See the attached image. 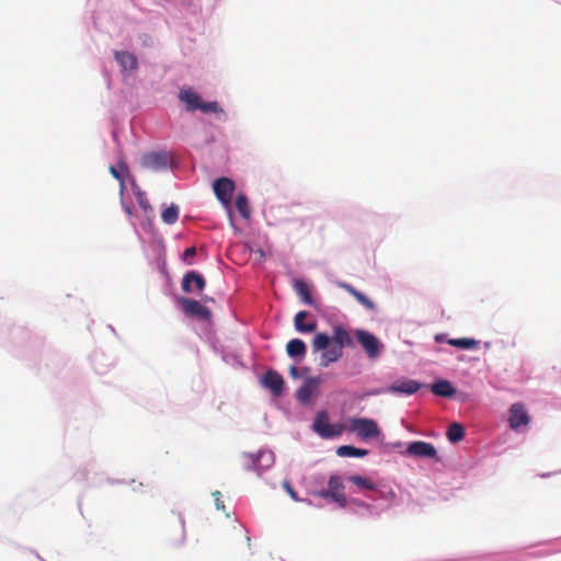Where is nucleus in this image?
I'll use <instances>...</instances> for the list:
<instances>
[{"label":"nucleus","instance_id":"obj_38","mask_svg":"<svg viewBox=\"0 0 561 561\" xmlns=\"http://www.w3.org/2000/svg\"><path fill=\"white\" fill-rule=\"evenodd\" d=\"M126 213H128L129 215L131 214L129 208H126Z\"/></svg>","mask_w":561,"mask_h":561},{"label":"nucleus","instance_id":"obj_29","mask_svg":"<svg viewBox=\"0 0 561 561\" xmlns=\"http://www.w3.org/2000/svg\"><path fill=\"white\" fill-rule=\"evenodd\" d=\"M347 480L358 488L365 489V490H375L376 485L375 483L368 479L360 476H350Z\"/></svg>","mask_w":561,"mask_h":561},{"label":"nucleus","instance_id":"obj_28","mask_svg":"<svg viewBox=\"0 0 561 561\" xmlns=\"http://www.w3.org/2000/svg\"><path fill=\"white\" fill-rule=\"evenodd\" d=\"M234 205H236V208L238 209V211L240 213V215L243 218H249V216H250V207H249L248 198H247L245 195L239 194L236 197Z\"/></svg>","mask_w":561,"mask_h":561},{"label":"nucleus","instance_id":"obj_17","mask_svg":"<svg viewBox=\"0 0 561 561\" xmlns=\"http://www.w3.org/2000/svg\"><path fill=\"white\" fill-rule=\"evenodd\" d=\"M332 341L334 342V345L340 347L342 351L344 347L354 346V342L350 332L341 324H336L333 327Z\"/></svg>","mask_w":561,"mask_h":561},{"label":"nucleus","instance_id":"obj_10","mask_svg":"<svg viewBox=\"0 0 561 561\" xmlns=\"http://www.w3.org/2000/svg\"><path fill=\"white\" fill-rule=\"evenodd\" d=\"M216 197L224 204H229L236 188L234 182L228 178H220L214 182Z\"/></svg>","mask_w":561,"mask_h":561},{"label":"nucleus","instance_id":"obj_11","mask_svg":"<svg viewBox=\"0 0 561 561\" xmlns=\"http://www.w3.org/2000/svg\"><path fill=\"white\" fill-rule=\"evenodd\" d=\"M510 426L516 431L522 426H527L530 422L529 415L523 403H514L510 408Z\"/></svg>","mask_w":561,"mask_h":561},{"label":"nucleus","instance_id":"obj_4","mask_svg":"<svg viewBox=\"0 0 561 561\" xmlns=\"http://www.w3.org/2000/svg\"><path fill=\"white\" fill-rule=\"evenodd\" d=\"M312 428L322 438H333L340 436L345 430V425L341 423L331 424L329 415L325 411L318 412L312 424Z\"/></svg>","mask_w":561,"mask_h":561},{"label":"nucleus","instance_id":"obj_37","mask_svg":"<svg viewBox=\"0 0 561 561\" xmlns=\"http://www.w3.org/2000/svg\"><path fill=\"white\" fill-rule=\"evenodd\" d=\"M180 527H181V530H182V533H183V531H184V526H183V524H181V525H180Z\"/></svg>","mask_w":561,"mask_h":561},{"label":"nucleus","instance_id":"obj_25","mask_svg":"<svg viewBox=\"0 0 561 561\" xmlns=\"http://www.w3.org/2000/svg\"><path fill=\"white\" fill-rule=\"evenodd\" d=\"M336 454L340 457H364L368 454V450L356 448L351 445H343L336 449Z\"/></svg>","mask_w":561,"mask_h":561},{"label":"nucleus","instance_id":"obj_9","mask_svg":"<svg viewBox=\"0 0 561 561\" xmlns=\"http://www.w3.org/2000/svg\"><path fill=\"white\" fill-rule=\"evenodd\" d=\"M180 304L182 306L183 311L186 314L196 317L205 321L209 320L211 317L210 310L197 300L181 298Z\"/></svg>","mask_w":561,"mask_h":561},{"label":"nucleus","instance_id":"obj_20","mask_svg":"<svg viewBox=\"0 0 561 561\" xmlns=\"http://www.w3.org/2000/svg\"><path fill=\"white\" fill-rule=\"evenodd\" d=\"M431 389L434 394L443 398H450L456 392L451 382L446 379L437 380L432 385Z\"/></svg>","mask_w":561,"mask_h":561},{"label":"nucleus","instance_id":"obj_5","mask_svg":"<svg viewBox=\"0 0 561 561\" xmlns=\"http://www.w3.org/2000/svg\"><path fill=\"white\" fill-rule=\"evenodd\" d=\"M328 484V489L318 491L316 495L322 499H330L341 507H345L346 497L344 494V484L342 479L339 476H331Z\"/></svg>","mask_w":561,"mask_h":561},{"label":"nucleus","instance_id":"obj_26","mask_svg":"<svg viewBox=\"0 0 561 561\" xmlns=\"http://www.w3.org/2000/svg\"><path fill=\"white\" fill-rule=\"evenodd\" d=\"M447 343L461 350H473L479 346V341L470 337L450 339Z\"/></svg>","mask_w":561,"mask_h":561},{"label":"nucleus","instance_id":"obj_21","mask_svg":"<svg viewBox=\"0 0 561 561\" xmlns=\"http://www.w3.org/2000/svg\"><path fill=\"white\" fill-rule=\"evenodd\" d=\"M309 313L307 311H299L296 313L294 322H295V329L298 332L307 333V332H313L317 329V322L310 321L308 323H305V320L308 318Z\"/></svg>","mask_w":561,"mask_h":561},{"label":"nucleus","instance_id":"obj_24","mask_svg":"<svg viewBox=\"0 0 561 561\" xmlns=\"http://www.w3.org/2000/svg\"><path fill=\"white\" fill-rule=\"evenodd\" d=\"M465 427L459 423H453L448 426L446 436L450 443H458L465 437Z\"/></svg>","mask_w":561,"mask_h":561},{"label":"nucleus","instance_id":"obj_27","mask_svg":"<svg viewBox=\"0 0 561 561\" xmlns=\"http://www.w3.org/2000/svg\"><path fill=\"white\" fill-rule=\"evenodd\" d=\"M180 209L176 205L172 204L161 214L163 222L167 225H173L179 219Z\"/></svg>","mask_w":561,"mask_h":561},{"label":"nucleus","instance_id":"obj_1","mask_svg":"<svg viewBox=\"0 0 561 561\" xmlns=\"http://www.w3.org/2000/svg\"><path fill=\"white\" fill-rule=\"evenodd\" d=\"M179 100L185 105L187 112L201 111L203 113H222V108L216 101L204 102L191 88H183L179 93Z\"/></svg>","mask_w":561,"mask_h":561},{"label":"nucleus","instance_id":"obj_7","mask_svg":"<svg viewBox=\"0 0 561 561\" xmlns=\"http://www.w3.org/2000/svg\"><path fill=\"white\" fill-rule=\"evenodd\" d=\"M245 460L249 469L261 473L274 463V454L272 451H259L256 455L249 454L245 456Z\"/></svg>","mask_w":561,"mask_h":561},{"label":"nucleus","instance_id":"obj_15","mask_svg":"<svg viewBox=\"0 0 561 561\" xmlns=\"http://www.w3.org/2000/svg\"><path fill=\"white\" fill-rule=\"evenodd\" d=\"M421 389V383L412 379H400L388 388V391L402 394H413Z\"/></svg>","mask_w":561,"mask_h":561},{"label":"nucleus","instance_id":"obj_16","mask_svg":"<svg viewBox=\"0 0 561 561\" xmlns=\"http://www.w3.org/2000/svg\"><path fill=\"white\" fill-rule=\"evenodd\" d=\"M192 284L195 285L198 291L204 290L206 286L205 278L203 275L198 274L195 271L187 272L182 278V290L186 294L192 291Z\"/></svg>","mask_w":561,"mask_h":561},{"label":"nucleus","instance_id":"obj_33","mask_svg":"<svg viewBox=\"0 0 561 561\" xmlns=\"http://www.w3.org/2000/svg\"><path fill=\"white\" fill-rule=\"evenodd\" d=\"M283 485L294 501H299V497H298L296 491L290 485L289 481H284Z\"/></svg>","mask_w":561,"mask_h":561},{"label":"nucleus","instance_id":"obj_36","mask_svg":"<svg viewBox=\"0 0 561 561\" xmlns=\"http://www.w3.org/2000/svg\"><path fill=\"white\" fill-rule=\"evenodd\" d=\"M302 371H304V374H308V373H309V368L305 367V368L302 369Z\"/></svg>","mask_w":561,"mask_h":561},{"label":"nucleus","instance_id":"obj_18","mask_svg":"<svg viewBox=\"0 0 561 561\" xmlns=\"http://www.w3.org/2000/svg\"><path fill=\"white\" fill-rule=\"evenodd\" d=\"M337 286L340 288L344 289L345 291H347L350 295H352L357 300V302H359L362 306H364L367 310L373 311L376 309V305L374 304V301L370 300L366 295H364L363 293L357 290L351 284L345 283V282H339Z\"/></svg>","mask_w":561,"mask_h":561},{"label":"nucleus","instance_id":"obj_31","mask_svg":"<svg viewBox=\"0 0 561 561\" xmlns=\"http://www.w3.org/2000/svg\"><path fill=\"white\" fill-rule=\"evenodd\" d=\"M196 254V249L194 247H190L184 250L183 252V261L186 262L188 265L192 264L191 259L194 257Z\"/></svg>","mask_w":561,"mask_h":561},{"label":"nucleus","instance_id":"obj_8","mask_svg":"<svg viewBox=\"0 0 561 561\" xmlns=\"http://www.w3.org/2000/svg\"><path fill=\"white\" fill-rule=\"evenodd\" d=\"M169 156L165 152H146L141 157V165L145 169L160 171L168 168Z\"/></svg>","mask_w":561,"mask_h":561},{"label":"nucleus","instance_id":"obj_30","mask_svg":"<svg viewBox=\"0 0 561 561\" xmlns=\"http://www.w3.org/2000/svg\"><path fill=\"white\" fill-rule=\"evenodd\" d=\"M127 170V165L124 162H118L117 168L113 165L110 167L111 174L121 182L122 187H124V173H126Z\"/></svg>","mask_w":561,"mask_h":561},{"label":"nucleus","instance_id":"obj_12","mask_svg":"<svg viewBox=\"0 0 561 561\" xmlns=\"http://www.w3.org/2000/svg\"><path fill=\"white\" fill-rule=\"evenodd\" d=\"M407 454L417 458H436L437 451L434 445L423 440H416L409 444Z\"/></svg>","mask_w":561,"mask_h":561},{"label":"nucleus","instance_id":"obj_22","mask_svg":"<svg viewBox=\"0 0 561 561\" xmlns=\"http://www.w3.org/2000/svg\"><path fill=\"white\" fill-rule=\"evenodd\" d=\"M294 288L297 295L300 297L304 304L313 306L314 300L311 296L310 288L308 284L302 279H296L294 283Z\"/></svg>","mask_w":561,"mask_h":561},{"label":"nucleus","instance_id":"obj_34","mask_svg":"<svg viewBox=\"0 0 561 561\" xmlns=\"http://www.w3.org/2000/svg\"><path fill=\"white\" fill-rule=\"evenodd\" d=\"M214 497H215V504H216V507L218 510L222 508L225 510V505H224V502L221 500V493L219 491H216L213 493Z\"/></svg>","mask_w":561,"mask_h":561},{"label":"nucleus","instance_id":"obj_13","mask_svg":"<svg viewBox=\"0 0 561 561\" xmlns=\"http://www.w3.org/2000/svg\"><path fill=\"white\" fill-rule=\"evenodd\" d=\"M263 387L268 389L274 396L279 397L284 389V379L279 373L268 369L261 380Z\"/></svg>","mask_w":561,"mask_h":561},{"label":"nucleus","instance_id":"obj_23","mask_svg":"<svg viewBox=\"0 0 561 561\" xmlns=\"http://www.w3.org/2000/svg\"><path fill=\"white\" fill-rule=\"evenodd\" d=\"M286 352L290 357H304L307 352V346L302 340L293 339L287 343Z\"/></svg>","mask_w":561,"mask_h":561},{"label":"nucleus","instance_id":"obj_19","mask_svg":"<svg viewBox=\"0 0 561 561\" xmlns=\"http://www.w3.org/2000/svg\"><path fill=\"white\" fill-rule=\"evenodd\" d=\"M115 59L125 71H135L138 68L137 57L128 51H115Z\"/></svg>","mask_w":561,"mask_h":561},{"label":"nucleus","instance_id":"obj_32","mask_svg":"<svg viewBox=\"0 0 561 561\" xmlns=\"http://www.w3.org/2000/svg\"><path fill=\"white\" fill-rule=\"evenodd\" d=\"M138 203H139V206L145 210V211H152V207L149 203V201L147 199V197H145L144 195H139L138 196Z\"/></svg>","mask_w":561,"mask_h":561},{"label":"nucleus","instance_id":"obj_14","mask_svg":"<svg viewBox=\"0 0 561 561\" xmlns=\"http://www.w3.org/2000/svg\"><path fill=\"white\" fill-rule=\"evenodd\" d=\"M319 382L320 380L317 377L307 378L296 391L297 400L302 404L309 403L319 386Z\"/></svg>","mask_w":561,"mask_h":561},{"label":"nucleus","instance_id":"obj_2","mask_svg":"<svg viewBox=\"0 0 561 561\" xmlns=\"http://www.w3.org/2000/svg\"><path fill=\"white\" fill-rule=\"evenodd\" d=\"M330 336L327 333H317L312 340V351L318 353L322 351L320 356V366L328 367L330 364L337 362L343 356V351L335 346H330Z\"/></svg>","mask_w":561,"mask_h":561},{"label":"nucleus","instance_id":"obj_35","mask_svg":"<svg viewBox=\"0 0 561 561\" xmlns=\"http://www.w3.org/2000/svg\"><path fill=\"white\" fill-rule=\"evenodd\" d=\"M289 375L293 377V378H298L299 377V370L296 366H291L289 368Z\"/></svg>","mask_w":561,"mask_h":561},{"label":"nucleus","instance_id":"obj_3","mask_svg":"<svg viewBox=\"0 0 561 561\" xmlns=\"http://www.w3.org/2000/svg\"><path fill=\"white\" fill-rule=\"evenodd\" d=\"M345 430L350 433L356 434L360 439L376 438L381 434L377 422L367 417H352L348 419Z\"/></svg>","mask_w":561,"mask_h":561},{"label":"nucleus","instance_id":"obj_6","mask_svg":"<svg viewBox=\"0 0 561 561\" xmlns=\"http://www.w3.org/2000/svg\"><path fill=\"white\" fill-rule=\"evenodd\" d=\"M355 336L369 358H376L379 355L381 344L374 334L365 330H356Z\"/></svg>","mask_w":561,"mask_h":561}]
</instances>
